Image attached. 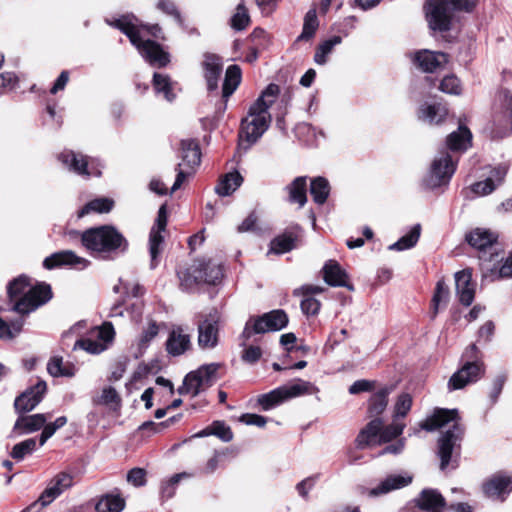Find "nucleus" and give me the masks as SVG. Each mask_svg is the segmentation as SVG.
Instances as JSON below:
<instances>
[{
	"label": "nucleus",
	"instance_id": "e2e57ef3",
	"mask_svg": "<svg viewBox=\"0 0 512 512\" xmlns=\"http://www.w3.org/2000/svg\"><path fill=\"white\" fill-rule=\"evenodd\" d=\"M405 428V424L394 422L391 425L381 429L380 442H389L400 436Z\"/></svg>",
	"mask_w": 512,
	"mask_h": 512
},
{
	"label": "nucleus",
	"instance_id": "5701e85b",
	"mask_svg": "<svg viewBox=\"0 0 512 512\" xmlns=\"http://www.w3.org/2000/svg\"><path fill=\"white\" fill-rule=\"evenodd\" d=\"M73 485L72 476L67 473H59L48 484L46 489L40 495L42 505H49L66 489Z\"/></svg>",
	"mask_w": 512,
	"mask_h": 512
},
{
	"label": "nucleus",
	"instance_id": "13d9d810",
	"mask_svg": "<svg viewBox=\"0 0 512 512\" xmlns=\"http://www.w3.org/2000/svg\"><path fill=\"white\" fill-rule=\"evenodd\" d=\"M23 321L14 320L9 323L0 317V339L10 340L22 330Z\"/></svg>",
	"mask_w": 512,
	"mask_h": 512
},
{
	"label": "nucleus",
	"instance_id": "6e6552de",
	"mask_svg": "<svg viewBox=\"0 0 512 512\" xmlns=\"http://www.w3.org/2000/svg\"><path fill=\"white\" fill-rule=\"evenodd\" d=\"M318 391V388L311 382L298 379L293 383L283 385L267 394L261 395L258 401L264 410H269L286 400L302 395L315 394Z\"/></svg>",
	"mask_w": 512,
	"mask_h": 512
},
{
	"label": "nucleus",
	"instance_id": "79ce46f5",
	"mask_svg": "<svg viewBox=\"0 0 512 512\" xmlns=\"http://www.w3.org/2000/svg\"><path fill=\"white\" fill-rule=\"evenodd\" d=\"M420 232L421 226L419 224H416L411 228V230L407 234L402 236L397 242L390 245L389 249L403 251L414 247L419 240Z\"/></svg>",
	"mask_w": 512,
	"mask_h": 512
},
{
	"label": "nucleus",
	"instance_id": "39448f33",
	"mask_svg": "<svg viewBox=\"0 0 512 512\" xmlns=\"http://www.w3.org/2000/svg\"><path fill=\"white\" fill-rule=\"evenodd\" d=\"M81 242L87 250L102 257L124 252L128 246L125 237L110 225L87 229L81 234Z\"/></svg>",
	"mask_w": 512,
	"mask_h": 512
},
{
	"label": "nucleus",
	"instance_id": "ea45409f",
	"mask_svg": "<svg viewBox=\"0 0 512 512\" xmlns=\"http://www.w3.org/2000/svg\"><path fill=\"white\" fill-rule=\"evenodd\" d=\"M243 178L238 172L226 174L216 186L215 191L220 196L232 194L242 184Z\"/></svg>",
	"mask_w": 512,
	"mask_h": 512
},
{
	"label": "nucleus",
	"instance_id": "7c9ffc66",
	"mask_svg": "<svg viewBox=\"0 0 512 512\" xmlns=\"http://www.w3.org/2000/svg\"><path fill=\"white\" fill-rule=\"evenodd\" d=\"M47 421L45 414L20 415L13 427L18 435L29 434L41 429Z\"/></svg>",
	"mask_w": 512,
	"mask_h": 512
},
{
	"label": "nucleus",
	"instance_id": "2eb2a0df",
	"mask_svg": "<svg viewBox=\"0 0 512 512\" xmlns=\"http://www.w3.org/2000/svg\"><path fill=\"white\" fill-rule=\"evenodd\" d=\"M220 314L213 310L207 314L197 325L198 346L201 349H213L219 340Z\"/></svg>",
	"mask_w": 512,
	"mask_h": 512
},
{
	"label": "nucleus",
	"instance_id": "f8f14e48",
	"mask_svg": "<svg viewBox=\"0 0 512 512\" xmlns=\"http://www.w3.org/2000/svg\"><path fill=\"white\" fill-rule=\"evenodd\" d=\"M456 170V162L447 151L439 152L433 159L430 169L423 179L429 189L446 185Z\"/></svg>",
	"mask_w": 512,
	"mask_h": 512
},
{
	"label": "nucleus",
	"instance_id": "6e6d98bb",
	"mask_svg": "<svg viewBox=\"0 0 512 512\" xmlns=\"http://www.w3.org/2000/svg\"><path fill=\"white\" fill-rule=\"evenodd\" d=\"M241 346H243V350L241 352V359L243 362L247 364H255L262 356V350L259 346L247 345V341L249 339H245L241 336Z\"/></svg>",
	"mask_w": 512,
	"mask_h": 512
},
{
	"label": "nucleus",
	"instance_id": "7ed1b4c3",
	"mask_svg": "<svg viewBox=\"0 0 512 512\" xmlns=\"http://www.w3.org/2000/svg\"><path fill=\"white\" fill-rule=\"evenodd\" d=\"M280 88L269 84L256 101L250 106L248 115L241 123V137L251 145L255 143L270 126L272 117L269 108L276 101Z\"/></svg>",
	"mask_w": 512,
	"mask_h": 512
},
{
	"label": "nucleus",
	"instance_id": "9d476101",
	"mask_svg": "<svg viewBox=\"0 0 512 512\" xmlns=\"http://www.w3.org/2000/svg\"><path fill=\"white\" fill-rule=\"evenodd\" d=\"M478 352L475 344L470 345L465 352L463 357L467 358L468 361L456 371L449 379L448 388L449 390H459L465 386L478 381L485 372V367L481 361H470L476 357Z\"/></svg>",
	"mask_w": 512,
	"mask_h": 512
},
{
	"label": "nucleus",
	"instance_id": "864d4df0",
	"mask_svg": "<svg viewBox=\"0 0 512 512\" xmlns=\"http://www.w3.org/2000/svg\"><path fill=\"white\" fill-rule=\"evenodd\" d=\"M159 330L160 328L157 322L154 320H149L139 336V348L146 349L149 346L150 342L158 335Z\"/></svg>",
	"mask_w": 512,
	"mask_h": 512
},
{
	"label": "nucleus",
	"instance_id": "f3484780",
	"mask_svg": "<svg viewBox=\"0 0 512 512\" xmlns=\"http://www.w3.org/2000/svg\"><path fill=\"white\" fill-rule=\"evenodd\" d=\"M167 208L166 205H162L157 214V218L154 226L152 227L149 235V252L151 257V268H155L158 265V256L161 252V245L164 237L162 232L165 231L167 225Z\"/></svg>",
	"mask_w": 512,
	"mask_h": 512
},
{
	"label": "nucleus",
	"instance_id": "423d86ee",
	"mask_svg": "<svg viewBox=\"0 0 512 512\" xmlns=\"http://www.w3.org/2000/svg\"><path fill=\"white\" fill-rule=\"evenodd\" d=\"M477 0H428L425 5L426 18L433 30L447 31L450 29L452 11L469 12Z\"/></svg>",
	"mask_w": 512,
	"mask_h": 512
},
{
	"label": "nucleus",
	"instance_id": "473e14b6",
	"mask_svg": "<svg viewBox=\"0 0 512 512\" xmlns=\"http://www.w3.org/2000/svg\"><path fill=\"white\" fill-rule=\"evenodd\" d=\"M181 158L182 162L180 164L194 171L201 160V152L196 141L188 139L181 142Z\"/></svg>",
	"mask_w": 512,
	"mask_h": 512
},
{
	"label": "nucleus",
	"instance_id": "ddd939ff",
	"mask_svg": "<svg viewBox=\"0 0 512 512\" xmlns=\"http://www.w3.org/2000/svg\"><path fill=\"white\" fill-rule=\"evenodd\" d=\"M288 317L283 310H273L258 318H250L244 327L242 337L250 339L254 334L278 331L286 327Z\"/></svg>",
	"mask_w": 512,
	"mask_h": 512
},
{
	"label": "nucleus",
	"instance_id": "4c0bfd02",
	"mask_svg": "<svg viewBox=\"0 0 512 512\" xmlns=\"http://www.w3.org/2000/svg\"><path fill=\"white\" fill-rule=\"evenodd\" d=\"M289 193V201L291 203H298L299 207H303L307 202V183L306 177L300 176L293 180L287 187Z\"/></svg>",
	"mask_w": 512,
	"mask_h": 512
},
{
	"label": "nucleus",
	"instance_id": "3c124183",
	"mask_svg": "<svg viewBox=\"0 0 512 512\" xmlns=\"http://www.w3.org/2000/svg\"><path fill=\"white\" fill-rule=\"evenodd\" d=\"M215 435L224 442H229L233 438V433L229 426L222 422L216 421L211 427L201 431L197 436Z\"/></svg>",
	"mask_w": 512,
	"mask_h": 512
},
{
	"label": "nucleus",
	"instance_id": "aec40b11",
	"mask_svg": "<svg viewBox=\"0 0 512 512\" xmlns=\"http://www.w3.org/2000/svg\"><path fill=\"white\" fill-rule=\"evenodd\" d=\"M455 289L456 295L463 305L469 306L472 304L475 297L476 283L472 281V270L470 268L455 273Z\"/></svg>",
	"mask_w": 512,
	"mask_h": 512
},
{
	"label": "nucleus",
	"instance_id": "49530a36",
	"mask_svg": "<svg viewBox=\"0 0 512 512\" xmlns=\"http://www.w3.org/2000/svg\"><path fill=\"white\" fill-rule=\"evenodd\" d=\"M319 26L316 11L314 9L309 10L304 18V24L302 33L298 36V41L310 40Z\"/></svg>",
	"mask_w": 512,
	"mask_h": 512
},
{
	"label": "nucleus",
	"instance_id": "680f3d73",
	"mask_svg": "<svg viewBox=\"0 0 512 512\" xmlns=\"http://www.w3.org/2000/svg\"><path fill=\"white\" fill-rule=\"evenodd\" d=\"M190 475L183 472L172 476L167 482H164L161 486V494L164 498H171L175 494L176 485L182 478H187Z\"/></svg>",
	"mask_w": 512,
	"mask_h": 512
},
{
	"label": "nucleus",
	"instance_id": "6ab92c4d",
	"mask_svg": "<svg viewBox=\"0 0 512 512\" xmlns=\"http://www.w3.org/2000/svg\"><path fill=\"white\" fill-rule=\"evenodd\" d=\"M90 264L86 258L76 255L71 250H63L55 252L46 257L43 261V266L46 269H54L61 266H70L72 268L84 269Z\"/></svg>",
	"mask_w": 512,
	"mask_h": 512
},
{
	"label": "nucleus",
	"instance_id": "774afa93",
	"mask_svg": "<svg viewBox=\"0 0 512 512\" xmlns=\"http://www.w3.org/2000/svg\"><path fill=\"white\" fill-rule=\"evenodd\" d=\"M127 480L135 486H142L145 484V471L141 468H133L127 474Z\"/></svg>",
	"mask_w": 512,
	"mask_h": 512
},
{
	"label": "nucleus",
	"instance_id": "338daca9",
	"mask_svg": "<svg viewBox=\"0 0 512 512\" xmlns=\"http://www.w3.org/2000/svg\"><path fill=\"white\" fill-rule=\"evenodd\" d=\"M156 7L167 15L174 16L177 19L180 18V14L172 0H158Z\"/></svg>",
	"mask_w": 512,
	"mask_h": 512
},
{
	"label": "nucleus",
	"instance_id": "58836bf2",
	"mask_svg": "<svg viewBox=\"0 0 512 512\" xmlns=\"http://www.w3.org/2000/svg\"><path fill=\"white\" fill-rule=\"evenodd\" d=\"M391 391L392 387H384L371 396L368 407L370 416H379L384 412L388 404V395Z\"/></svg>",
	"mask_w": 512,
	"mask_h": 512
},
{
	"label": "nucleus",
	"instance_id": "9b49d317",
	"mask_svg": "<svg viewBox=\"0 0 512 512\" xmlns=\"http://www.w3.org/2000/svg\"><path fill=\"white\" fill-rule=\"evenodd\" d=\"M218 368V364L211 363L188 373L184 378L183 385L178 389L179 394L197 396L216 382Z\"/></svg>",
	"mask_w": 512,
	"mask_h": 512
},
{
	"label": "nucleus",
	"instance_id": "412c9836",
	"mask_svg": "<svg viewBox=\"0 0 512 512\" xmlns=\"http://www.w3.org/2000/svg\"><path fill=\"white\" fill-rule=\"evenodd\" d=\"M202 69L207 89L209 91H215L218 88V82L223 70L221 58L215 54H204Z\"/></svg>",
	"mask_w": 512,
	"mask_h": 512
},
{
	"label": "nucleus",
	"instance_id": "a878e982",
	"mask_svg": "<svg viewBox=\"0 0 512 512\" xmlns=\"http://www.w3.org/2000/svg\"><path fill=\"white\" fill-rule=\"evenodd\" d=\"M415 502L421 510L426 512H443L446 506V501L441 493L430 488L423 489Z\"/></svg>",
	"mask_w": 512,
	"mask_h": 512
},
{
	"label": "nucleus",
	"instance_id": "0eeeda50",
	"mask_svg": "<svg viewBox=\"0 0 512 512\" xmlns=\"http://www.w3.org/2000/svg\"><path fill=\"white\" fill-rule=\"evenodd\" d=\"M466 239L472 247L481 253L479 259L483 269L493 270L487 263L499 261L498 235L489 229L476 228L466 236Z\"/></svg>",
	"mask_w": 512,
	"mask_h": 512
},
{
	"label": "nucleus",
	"instance_id": "09e8293b",
	"mask_svg": "<svg viewBox=\"0 0 512 512\" xmlns=\"http://www.w3.org/2000/svg\"><path fill=\"white\" fill-rule=\"evenodd\" d=\"M341 42L339 36H335L321 43L315 52L314 61L318 65H324L327 62L328 56L331 54L333 48Z\"/></svg>",
	"mask_w": 512,
	"mask_h": 512
},
{
	"label": "nucleus",
	"instance_id": "603ef678",
	"mask_svg": "<svg viewBox=\"0 0 512 512\" xmlns=\"http://www.w3.org/2000/svg\"><path fill=\"white\" fill-rule=\"evenodd\" d=\"M97 404L108 406L110 409L117 410L120 407L121 399L117 391L109 386L102 390L101 395L95 400Z\"/></svg>",
	"mask_w": 512,
	"mask_h": 512
},
{
	"label": "nucleus",
	"instance_id": "c9c22d12",
	"mask_svg": "<svg viewBox=\"0 0 512 512\" xmlns=\"http://www.w3.org/2000/svg\"><path fill=\"white\" fill-rule=\"evenodd\" d=\"M47 371L52 377H73L76 368L73 363L64 362L61 356H53L47 363Z\"/></svg>",
	"mask_w": 512,
	"mask_h": 512
},
{
	"label": "nucleus",
	"instance_id": "a18cd8bd",
	"mask_svg": "<svg viewBox=\"0 0 512 512\" xmlns=\"http://www.w3.org/2000/svg\"><path fill=\"white\" fill-rule=\"evenodd\" d=\"M124 500L119 496L106 495L95 506L97 512H120L124 508Z\"/></svg>",
	"mask_w": 512,
	"mask_h": 512
},
{
	"label": "nucleus",
	"instance_id": "4d7b16f0",
	"mask_svg": "<svg viewBox=\"0 0 512 512\" xmlns=\"http://www.w3.org/2000/svg\"><path fill=\"white\" fill-rule=\"evenodd\" d=\"M413 398L409 393H401L394 405V419L405 417L411 410Z\"/></svg>",
	"mask_w": 512,
	"mask_h": 512
},
{
	"label": "nucleus",
	"instance_id": "0e129e2a",
	"mask_svg": "<svg viewBox=\"0 0 512 512\" xmlns=\"http://www.w3.org/2000/svg\"><path fill=\"white\" fill-rule=\"evenodd\" d=\"M176 170H177V176H176L175 182L171 188V192L178 190L182 186V184L185 182V180L194 173L193 170L183 167V164H178Z\"/></svg>",
	"mask_w": 512,
	"mask_h": 512
},
{
	"label": "nucleus",
	"instance_id": "bb28decb",
	"mask_svg": "<svg viewBox=\"0 0 512 512\" xmlns=\"http://www.w3.org/2000/svg\"><path fill=\"white\" fill-rule=\"evenodd\" d=\"M506 173V167H495L485 180L476 182L471 186L472 192L478 196H485L490 194L498 185L502 183Z\"/></svg>",
	"mask_w": 512,
	"mask_h": 512
},
{
	"label": "nucleus",
	"instance_id": "cd10ccee",
	"mask_svg": "<svg viewBox=\"0 0 512 512\" xmlns=\"http://www.w3.org/2000/svg\"><path fill=\"white\" fill-rule=\"evenodd\" d=\"M512 491V477L497 475L484 484L485 494L492 499L503 500Z\"/></svg>",
	"mask_w": 512,
	"mask_h": 512
},
{
	"label": "nucleus",
	"instance_id": "dca6fc26",
	"mask_svg": "<svg viewBox=\"0 0 512 512\" xmlns=\"http://www.w3.org/2000/svg\"><path fill=\"white\" fill-rule=\"evenodd\" d=\"M165 346L167 353L174 357L189 351L192 347L190 329L183 325H172Z\"/></svg>",
	"mask_w": 512,
	"mask_h": 512
},
{
	"label": "nucleus",
	"instance_id": "a19ab883",
	"mask_svg": "<svg viewBox=\"0 0 512 512\" xmlns=\"http://www.w3.org/2000/svg\"><path fill=\"white\" fill-rule=\"evenodd\" d=\"M310 193L315 203L319 205L324 204L330 193L328 180L324 177L314 178L310 184Z\"/></svg>",
	"mask_w": 512,
	"mask_h": 512
},
{
	"label": "nucleus",
	"instance_id": "f257e3e1",
	"mask_svg": "<svg viewBox=\"0 0 512 512\" xmlns=\"http://www.w3.org/2000/svg\"><path fill=\"white\" fill-rule=\"evenodd\" d=\"M419 426L426 431H434L448 426V429L441 434L438 440L440 469L444 470L451 460L457 442L462 439L464 433V428L459 422L458 411L456 409L437 408Z\"/></svg>",
	"mask_w": 512,
	"mask_h": 512
},
{
	"label": "nucleus",
	"instance_id": "f03ea898",
	"mask_svg": "<svg viewBox=\"0 0 512 512\" xmlns=\"http://www.w3.org/2000/svg\"><path fill=\"white\" fill-rule=\"evenodd\" d=\"M108 23L121 30L128 36L131 43L138 49L140 54L151 65L157 67L166 66L169 62V55L162 50L159 44L151 40L142 39V30L147 29L154 37H159L161 31L158 25L147 27L142 25L132 14L123 15L114 22Z\"/></svg>",
	"mask_w": 512,
	"mask_h": 512
},
{
	"label": "nucleus",
	"instance_id": "c756f323",
	"mask_svg": "<svg viewBox=\"0 0 512 512\" xmlns=\"http://www.w3.org/2000/svg\"><path fill=\"white\" fill-rule=\"evenodd\" d=\"M323 288L316 285H304L295 290V294L303 295L304 299L301 301V310L306 315H316L320 309V302L313 298L312 295L323 292Z\"/></svg>",
	"mask_w": 512,
	"mask_h": 512
},
{
	"label": "nucleus",
	"instance_id": "69168bd1",
	"mask_svg": "<svg viewBox=\"0 0 512 512\" xmlns=\"http://www.w3.org/2000/svg\"><path fill=\"white\" fill-rule=\"evenodd\" d=\"M17 84V77L14 73L6 72L0 75V94L4 90H12Z\"/></svg>",
	"mask_w": 512,
	"mask_h": 512
},
{
	"label": "nucleus",
	"instance_id": "393cba45",
	"mask_svg": "<svg viewBox=\"0 0 512 512\" xmlns=\"http://www.w3.org/2000/svg\"><path fill=\"white\" fill-rule=\"evenodd\" d=\"M58 158L69 171H72L78 175H101L100 171L93 172L88 169L87 159L84 155L80 153H75L73 151H64L58 156Z\"/></svg>",
	"mask_w": 512,
	"mask_h": 512
},
{
	"label": "nucleus",
	"instance_id": "052dcab7",
	"mask_svg": "<svg viewBox=\"0 0 512 512\" xmlns=\"http://www.w3.org/2000/svg\"><path fill=\"white\" fill-rule=\"evenodd\" d=\"M439 89L446 94L459 95L461 93V84L456 76L449 75L442 79Z\"/></svg>",
	"mask_w": 512,
	"mask_h": 512
},
{
	"label": "nucleus",
	"instance_id": "5fc2aeb1",
	"mask_svg": "<svg viewBox=\"0 0 512 512\" xmlns=\"http://www.w3.org/2000/svg\"><path fill=\"white\" fill-rule=\"evenodd\" d=\"M250 23V16L248 14V10L245 7L243 2H240L237 7L234 15L231 18V26L235 30H243Z\"/></svg>",
	"mask_w": 512,
	"mask_h": 512
},
{
	"label": "nucleus",
	"instance_id": "b1692460",
	"mask_svg": "<svg viewBox=\"0 0 512 512\" xmlns=\"http://www.w3.org/2000/svg\"><path fill=\"white\" fill-rule=\"evenodd\" d=\"M414 62L424 72H435L448 62V56L442 52L422 50L415 54Z\"/></svg>",
	"mask_w": 512,
	"mask_h": 512
},
{
	"label": "nucleus",
	"instance_id": "4be33fe9",
	"mask_svg": "<svg viewBox=\"0 0 512 512\" xmlns=\"http://www.w3.org/2000/svg\"><path fill=\"white\" fill-rule=\"evenodd\" d=\"M412 482V476L405 475H389L381 481L376 487L364 489L363 494L369 497H379L391 491L401 489L408 486Z\"/></svg>",
	"mask_w": 512,
	"mask_h": 512
},
{
	"label": "nucleus",
	"instance_id": "1a4fd4ad",
	"mask_svg": "<svg viewBox=\"0 0 512 512\" xmlns=\"http://www.w3.org/2000/svg\"><path fill=\"white\" fill-rule=\"evenodd\" d=\"M222 267L211 260L196 261L189 269L180 274L181 286L191 289L193 285L216 284L222 279Z\"/></svg>",
	"mask_w": 512,
	"mask_h": 512
},
{
	"label": "nucleus",
	"instance_id": "8fccbe9b",
	"mask_svg": "<svg viewBox=\"0 0 512 512\" xmlns=\"http://www.w3.org/2000/svg\"><path fill=\"white\" fill-rule=\"evenodd\" d=\"M36 446V439H26L14 445L10 455L16 461H22L27 455H31L36 450Z\"/></svg>",
	"mask_w": 512,
	"mask_h": 512
},
{
	"label": "nucleus",
	"instance_id": "bf43d9fd",
	"mask_svg": "<svg viewBox=\"0 0 512 512\" xmlns=\"http://www.w3.org/2000/svg\"><path fill=\"white\" fill-rule=\"evenodd\" d=\"M295 239L291 235H281L271 242L270 251L275 254H283L294 248Z\"/></svg>",
	"mask_w": 512,
	"mask_h": 512
},
{
	"label": "nucleus",
	"instance_id": "c03bdc74",
	"mask_svg": "<svg viewBox=\"0 0 512 512\" xmlns=\"http://www.w3.org/2000/svg\"><path fill=\"white\" fill-rule=\"evenodd\" d=\"M153 86L157 93H163L167 101H172L175 98V94L173 93V83L167 75L154 73Z\"/></svg>",
	"mask_w": 512,
	"mask_h": 512
},
{
	"label": "nucleus",
	"instance_id": "4468645a",
	"mask_svg": "<svg viewBox=\"0 0 512 512\" xmlns=\"http://www.w3.org/2000/svg\"><path fill=\"white\" fill-rule=\"evenodd\" d=\"M114 328L111 323H104L101 326L90 330L88 336L79 339L74 344V349L80 348L90 354H100L108 348V344L114 338Z\"/></svg>",
	"mask_w": 512,
	"mask_h": 512
},
{
	"label": "nucleus",
	"instance_id": "20e7f679",
	"mask_svg": "<svg viewBox=\"0 0 512 512\" xmlns=\"http://www.w3.org/2000/svg\"><path fill=\"white\" fill-rule=\"evenodd\" d=\"M8 296L14 302L13 310L19 314H28L48 302L52 297L47 284L33 286L25 276H19L9 283Z\"/></svg>",
	"mask_w": 512,
	"mask_h": 512
},
{
	"label": "nucleus",
	"instance_id": "2f4dec72",
	"mask_svg": "<svg viewBox=\"0 0 512 512\" xmlns=\"http://www.w3.org/2000/svg\"><path fill=\"white\" fill-rule=\"evenodd\" d=\"M241 82V69L238 65H230L225 73L224 83L222 87V98L224 103L221 107L222 112L227 108L229 97L235 92Z\"/></svg>",
	"mask_w": 512,
	"mask_h": 512
},
{
	"label": "nucleus",
	"instance_id": "c85d7f7f",
	"mask_svg": "<svg viewBox=\"0 0 512 512\" xmlns=\"http://www.w3.org/2000/svg\"><path fill=\"white\" fill-rule=\"evenodd\" d=\"M323 277L327 284L334 287H346L353 290L352 285L348 283V276L340 265L333 260L328 261L323 267Z\"/></svg>",
	"mask_w": 512,
	"mask_h": 512
},
{
	"label": "nucleus",
	"instance_id": "f704fd0d",
	"mask_svg": "<svg viewBox=\"0 0 512 512\" xmlns=\"http://www.w3.org/2000/svg\"><path fill=\"white\" fill-rule=\"evenodd\" d=\"M448 110L442 104H423L418 113L419 119L428 124H439L447 116Z\"/></svg>",
	"mask_w": 512,
	"mask_h": 512
},
{
	"label": "nucleus",
	"instance_id": "e433bc0d",
	"mask_svg": "<svg viewBox=\"0 0 512 512\" xmlns=\"http://www.w3.org/2000/svg\"><path fill=\"white\" fill-rule=\"evenodd\" d=\"M383 428V421L380 418L371 420L365 428H363L356 438V443L359 448L368 446L377 435L380 436L381 429Z\"/></svg>",
	"mask_w": 512,
	"mask_h": 512
},
{
	"label": "nucleus",
	"instance_id": "a211bd4d",
	"mask_svg": "<svg viewBox=\"0 0 512 512\" xmlns=\"http://www.w3.org/2000/svg\"><path fill=\"white\" fill-rule=\"evenodd\" d=\"M46 390V382L39 380L15 399V410L20 414L32 411L41 402Z\"/></svg>",
	"mask_w": 512,
	"mask_h": 512
},
{
	"label": "nucleus",
	"instance_id": "72a5a7b5",
	"mask_svg": "<svg viewBox=\"0 0 512 512\" xmlns=\"http://www.w3.org/2000/svg\"><path fill=\"white\" fill-rule=\"evenodd\" d=\"M472 134L470 130L459 125L457 131L452 132L447 137V146L451 151H465L471 145Z\"/></svg>",
	"mask_w": 512,
	"mask_h": 512
},
{
	"label": "nucleus",
	"instance_id": "de8ad7c7",
	"mask_svg": "<svg viewBox=\"0 0 512 512\" xmlns=\"http://www.w3.org/2000/svg\"><path fill=\"white\" fill-rule=\"evenodd\" d=\"M450 291L448 285L443 281L439 280L436 284L435 292L432 298V309L433 315L438 313L441 305L445 306L448 303Z\"/></svg>",
	"mask_w": 512,
	"mask_h": 512
},
{
	"label": "nucleus",
	"instance_id": "37998d69",
	"mask_svg": "<svg viewBox=\"0 0 512 512\" xmlns=\"http://www.w3.org/2000/svg\"><path fill=\"white\" fill-rule=\"evenodd\" d=\"M113 204V200L108 198L94 199L88 202L81 210H79L78 217L82 218L92 212L107 213L112 209Z\"/></svg>",
	"mask_w": 512,
	"mask_h": 512
}]
</instances>
